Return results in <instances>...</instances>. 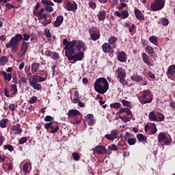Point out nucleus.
<instances>
[{"instance_id":"13d9d810","label":"nucleus","mask_w":175,"mask_h":175,"mask_svg":"<svg viewBox=\"0 0 175 175\" xmlns=\"http://www.w3.org/2000/svg\"><path fill=\"white\" fill-rule=\"evenodd\" d=\"M122 18H128V17H129V13H128V11H122Z\"/></svg>"},{"instance_id":"338daca9","label":"nucleus","mask_w":175,"mask_h":175,"mask_svg":"<svg viewBox=\"0 0 175 175\" xmlns=\"http://www.w3.org/2000/svg\"><path fill=\"white\" fill-rule=\"evenodd\" d=\"M36 100H38V97L33 96L30 98L29 102V103H35V102H36Z\"/></svg>"},{"instance_id":"7ed1b4c3","label":"nucleus","mask_w":175,"mask_h":175,"mask_svg":"<svg viewBox=\"0 0 175 175\" xmlns=\"http://www.w3.org/2000/svg\"><path fill=\"white\" fill-rule=\"evenodd\" d=\"M94 90L98 94H106L109 90V82L105 77L98 78L94 83Z\"/></svg>"},{"instance_id":"4c0bfd02","label":"nucleus","mask_w":175,"mask_h":175,"mask_svg":"<svg viewBox=\"0 0 175 175\" xmlns=\"http://www.w3.org/2000/svg\"><path fill=\"white\" fill-rule=\"evenodd\" d=\"M126 77V72L125 71H120L118 74L117 79H125Z\"/></svg>"},{"instance_id":"e2e57ef3","label":"nucleus","mask_w":175,"mask_h":175,"mask_svg":"<svg viewBox=\"0 0 175 175\" xmlns=\"http://www.w3.org/2000/svg\"><path fill=\"white\" fill-rule=\"evenodd\" d=\"M172 143V139L168 138L167 137L164 140V145L169 146Z\"/></svg>"},{"instance_id":"49530a36","label":"nucleus","mask_w":175,"mask_h":175,"mask_svg":"<svg viewBox=\"0 0 175 175\" xmlns=\"http://www.w3.org/2000/svg\"><path fill=\"white\" fill-rule=\"evenodd\" d=\"M88 5L90 8V9H92L93 10H95V9H96V3L92 1L88 2Z\"/></svg>"},{"instance_id":"1a4fd4ad","label":"nucleus","mask_w":175,"mask_h":175,"mask_svg":"<svg viewBox=\"0 0 175 175\" xmlns=\"http://www.w3.org/2000/svg\"><path fill=\"white\" fill-rule=\"evenodd\" d=\"M118 137V130L113 129L111 131V134L105 135V137L109 142H114L116 139Z\"/></svg>"},{"instance_id":"6e6552de","label":"nucleus","mask_w":175,"mask_h":175,"mask_svg":"<svg viewBox=\"0 0 175 175\" xmlns=\"http://www.w3.org/2000/svg\"><path fill=\"white\" fill-rule=\"evenodd\" d=\"M92 151L94 154H97L98 155H105V154H107V150L105 146L98 145L92 149Z\"/></svg>"},{"instance_id":"052dcab7","label":"nucleus","mask_w":175,"mask_h":175,"mask_svg":"<svg viewBox=\"0 0 175 175\" xmlns=\"http://www.w3.org/2000/svg\"><path fill=\"white\" fill-rule=\"evenodd\" d=\"M95 124V119H89L88 120V125H89V126H94Z\"/></svg>"},{"instance_id":"864d4df0","label":"nucleus","mask_w":175,"mask_h":175,"mask_svg":"<svg viewBox=\"0 0 175 175\" xmlns=\"http://www.w3.org/2000/svg\"><path fill=\"white\" fill-rule=\"evenodd\" d=\"M45 122H50V121H54V118L51 116H46L44 118Z\"/></svg>"},{"instance_id":"473e14b6","label":"nucleus","mask_w":175,"mask_h":175,"mask_svg":"<svg viewBox=\"0 0 175 175\" xmlns=\"http://www.w3.org/2000/svg\"><path fill=\"white\" fill-rule=\"evenodd\" d=\"M149 40L151 43L155 46H158V38L155 36H152L150 37Z\"/></svg>"},{"instance_id":"680f3d73","label":"nucleus","mask_w":175,"mask_h":175,"mask_svg":"<svg viewBox=\"0 0 175 175\" xmlns=\"http://www.w3.org/2000/svg\"><path fill=\"white\" fill-rule=\"evenodd\" d=\"M44 34L46 36V38H51V33L50 32V29H45Z\"/></svg>"},{"instance_id":"2f4dec72","label":"nucleus","mask_w":175,"mask_h":175,"mask_svg":"<svg viewBox=\"0 0 175 175\" xmlns=\"http://www.w3.org/2000/svg\"><path fill=\"white\" fill-rule=\"evenodd\" d=\"M145 51L147 53V54H149L150 57H152V54L154 53V48L150 46H146Z\"/></svg>"},{"instance_id":"79ce46f5","label":"nucleus","mask_w":175,"mask_h":175,"mask_svg":"<svg viewBox=\"0 0 175 175\" xmlns=\"http://www.w3.org/2000/svg\"><path fill=\"white\" fill-rule=\"evenodd\" d=\"M41 3L45 6H54V3L49 0H42Z\"/></svg>"},{"instance_id":"9b49d317","label":"nucleus","mask_w":175,"mask_h":175,"mask_svg":"<svg viewBox=\"0 0 175 175\" xmlns=\"http://www.w3.org/2000/svg\"><path fill=\"white\" fill-rule=\"evenodd\" d=\"M75 46L79 53L85 51V50H87V48L85 47V42L81 40H77Z\"/></svg>"},{"instance_id":"412c9836","label":"nucleus","mask_w":175,"mask_h":175,"mask_svg":"<svg viewBox=\"0 0 175 175\" xmlns=\"http://www.w3.org/2000/svg\"><path fill=\"white\" fill-rule=\"evenodd\" d=\"M142 61L144 62V64H146L148 66H152L151 62H150V59H148V55H147V53H142Z\"/></svg>"},{"instance_id":"f257e3e1","label":"nucleus","mask_w":175,"mask_h":175,"mask_svg":"<svg viewBox=\"0 0 175 175\" xmlns=\"http://www.w3.org/2000/svg\"><path fill=\"white\" fill-rule=\"evenodd\" d=\"M77 43V40H72L70 42L68 41V39L63 40V46H65L64 48L65 55L68 61H74V63L77 62V61H82L84 58V52L75 53L76 51L75 46Z\"/></svg>"},{"instance_id":"c9c22d12","label":"nucleus","mask_w":175,"mask_h":175,"mask_svg":"<svg viewBox=\"0 0 175 175\" xmlns=\"http://www.w3.org/2000/svg\"><path fill=\"white\" fill-rule=\"evenodd\" d=\"M29 167V163H25L23 166V172L25 174H29V171L28 170Z\"/></svg>"},{"instance_id":"603ef678","label":"nucleus","mask_w":175,"mask_h":175,"mask_svg":"<svg viewBox=\"0 0 175 175\" xmlns=\"http://www.w3.org/2000/svg\"><path fill=\"white\" fill-rule=\"evenodd\" d=\"M119 81H120V84H122V85H123V87H125V85H128V81H126V79H125V78L119 79Z\"/></svg>"},{"instance_id":"4468645a","label":"nucleus","mask_w":175,"mask_h":175,"mask_svg":"<svg viewBox=\"0 0 175 175\" xmlns=\"http://www.w3.org/2000/svg\"><path fill=\"white\" fill-rule=\"evenodd\" d=\"M66 10H68V12H75L77 10V3H72L70 1H68L66 3Z\"/></svg>"},{"instance_id":"cd10ccee","label":"nucleus","mask_w":175,"mask_h":175,"mask_svg":"<svg viewBox=\"0 0 175 175\" xmlns=\"http://www.w3.org/2000/svg\"><path fill=\"white\" fill-rule=\"evenodd\" d=\"M158 129H157V125L155 124V123H152L150 127V132L151 135H155Z\"/></svg>"},{"instance_id":"20e7f679","label":"nucleus","mask_w":175,"mask_h":175,"mask_svg":"<svg viewBox=\"0 0 175 175\" xmlns=\"http://www.w3.org/2000/svg\"><path fill=\"white\" fill-rule=\"evenodd\" d=\"M139 100L142 105L146 103H151L152 102V95H151V90H147L142 92V95L139 97Z\"/></svg>"},{"instance_id":"8fccbe9b","label":"nucleus","mask_w":175,"mask_h":175,"mask_svg":"<svg viewBox=\"0 0 175 175\" xmlns=\"http://www.w3.org/2000/svg\"><path fill=\"white\" fill-rule=\"evenodd\" d=\"M161 23L164 27L169 25V20L166 18H161Z\"/></svg>"},{"instance_id":"4d7b16f0","label":"nucleus","mask_w":175,"mask_h":175,"mask_svg":"<svg viewBox=\"0 0 175 175\" xmlns=\"http://www.w3.org/2000/svg\"><path fill=\"white\" fill-rule=\"evenodd\" d=\"M45 10L48 13H51V12H54V8H53L50 5H47V6L45 7Z\"/></svg>"},{"instance_id":"7c9ffc66","label":"nucleus","mask_w":175,"mask_h":175,"mask_svg":"<svg viewBox=\"0 0 175 175\" xmlns=\"http://www.w3.org/2000/svg\"><path fill=\"white\" fill-rule=\"evenodd\" d=\"M149 120L150 121H158V118L153 111L149 113Z\"/></svg>"},{"instance_id":"09e8293b","label":"nucleus","mask_w":175,"mask_h":175,"mask_svg":"<svg viewBox=\"0 0 175 175\" xmlns=\"http://www.w3.org/2000/svg\"><path fill=\"white\" fill-rule=\"evenodd\" d=\"M108 149L110 150V151H117V150H118V148H117V145L111 144L108 146Z\"/></svg>"},{"instance_id":"72a5a7b5","label":"nucleus","mask_w":175,"mask_h":175,"mask_svg":"<svg viewBox=\"0 0 175 175\" xmlns=\"http://www.w3.org/2000/svg\"><path fill=\"white\" fill-rule=\"evenodd\" d=\"M117 40H118V39H117L116 36H111L108 40V44L110 46H113V44H116V42H117Z\"/></svg>"},{"instance_id":"39448f33","label":"nucleus","mask_w":175,"mask_h":175,"mask_svg":"<svg viewBox=\"0 0 175 175\" xmlns=\"http://www.w3.org/2000/svg\"><path fill=\"white\" fill-rule=\"evenodd\" d=\"M89 33L90 35V39L96 42L100 38V30L96 27H92L89 29Z\"/></svg>"},{"instance_id":"c756f323","label":"nucleus","mask_w":175,"mask_h":175,"mask_svg":"<svg viewBox=\"0 0 175 175\" xmlns=\"http://www.w3.org/2000/svg\"><path fill=\"white\" fill-rule=\"evenodd\" d=\"M137 139L139 142H141V143H144V142H147V137H146L142 133H139L137 135Z\"/></svg>"},{"instance_id":"423d86ee","label":"nucleus","mask_w":175,"mask_h":175,"mask_svg":"<svg viewBox=\"0 0 175 175\" xmlns=\"http://www.w3.org/2000/svg\"><path fill=\"white\" fill-rule=\"evenodd\" d=\"M164 6L165 3L160 1L159 0H156L151 4L150 8L152 12H158V10H162Z\"/></svg>"},{"instance_id":"69168bd1","label":"nucleus","mask_w":175,"mask_h":175,"mask_svg":"<svg viewBox=\"0 0 175 175\" xmlns=\"http://www.w3.org/2000/svg\"><path fill=\"white\" fill-rule=\"evenodd\" d=\"M136 28V25L134 23H132L131 26L129 28L130 33H133V29Z\"/></svg>"},{"instance_id":"b1692460","label":"nucleus","mask_w":175,"mask_h":175,"mask_svg":"<svg viewBox=\"0 0 175 175\" xmlns=\"http://www.w3.org/2000/svg\"><path fill=\"white\" fill-rule=\"evenodd\" d=\"M97 18L99 21H105V20L106 19V11H100L97 14Z\"/></svg>"},{"instance_id":"c85d7f7f","label":"nucleus","mask_w":175,"mask_h":175,"mask_svg":"<svg viewBox=\"0 0 175 175\" xmlns=\"http://www.w3.org/2000/svg\"><path fill=\"white\" fill-rule=\"evenodd\" d=\"M167 137L166 136V133H160L158 135V140L159 143H162Z\"/></svg>"},{"instance_id":"f03ea898","label":"nucleus","mask_w":175,"mask_h":175,"mask_svg":"<svg viewBox=\"0 0 175 175\" xmlns=\"http://www.w3.org/2000/svg\"><path fill=\"white\" fill-rule=\"evenodd\" d=\"M21 40H29V35L28 34H23L17 33L15 36L12 37L10 42L5 44L6 49H12V51L17 53L18 51V44H20V42Z\"/></svg>"},{"instance_id":"a19ab883","label":"nucleus","mask_w":175,"mask_h":175,"mask_svg":"<svg viewBox=\"0 0 175 175\" xmlns=\"http://www.w3.org/2000/svg\"><path fill=\"white\" fill-rule=\"evenodd\" d=\"M157 121H159V122L165 121V115H163V113L157 112Z\"/></svg>"},{"instance_id":"393cba45","label":"nucleus","mask_w":175,"mask_h":175,"mask_svg":"<svg viewBox=\"0 0 175 175\" xmlns=\"http://www.w3.org/2000/svg\"><path fill=\"white\" fill-rule=\"evenodd\" d=\"M1 75L5 81H10L12 80V74H8L5 71H2Z\"/></svg>"},{"instance_id":"ddd939ff","label":"nucleus","mask_w":175,"mask_h":175,"mask_svg":"<svg viewBox=\"0 0 175 175\" xmlns=\"http://www.w3.org/2000/svg\"><path fill=\"white\" fill-rule=\"evenodd\" d=\"M12 132H14V135H21L23 133V129H21V124H16L11 127Z\"/></svg>"},{"instance_id":"bf43d9fd","label":"nucleus","mask_w":175,"mask_h":175,"mask_svg":"<svg viewBox=\"0 0 175 175\" xmlns=\"http://www.w3.org/2000/svg\"><path fill=\"white\" fill-rule=\"evenodd\" d=\"M18 83H20V85H21V84H23V85H25V83H27V78L22 77L18 81Z\"/></svg>"},{"instance_id":"5fc2aeb1","label":"nucleus","mask_w":175,"mask_h":175,"mask_svg":"<svg viewBox=\"0 0 175 175\" xmlns=\"http://www.w3.org/2000/svg\"><path fill=\"white\" fill-rule=\"evenodd\" d=\"M72 158L75 161H80V155L77 152L72 153Z\"/></svg>"},{"instance_id":"6ab92c4d","label":"nucleus","mask_w":175,"mask_h":175,"mask_svg":"<svg viewBox=\"0 0 175 175\" xmlns=\"http://www.w3.org/2000/svg\"><path fill=\"white\" fill-rule=\"evenodd\" d=\"M126 53L124 51H121L118 55V61H119V62H126Z\"/></svg>"},{"instance_id":"f8f14e48","label":"nucleus","mask_w":175,"mask_h":175,"mask_svg":"<svg viewBox=\"0 0 175 175\" xmlns=\"http://www.w3.org/2000/svg\"><path fill=\"white\" fill-rule=\"evenodd\" d=\"M29 46V45L28 44V42L25 41H23L22 42V45L19 51V54L21 57H24V55H25V53H27V50H28Z\"/></svg>"},{"instance_id":"de8ad7c7","label":"nucleus","mask_w":175,"mask_h":175,"mask_svg":"<svg viewBox=\"0 0 175 175\" xmlns=\"http://www.w3.org/2000/svg\"><path fill=\"white\" fill-rule=\"evenodd\" d=\"M119 118L123 121V122H129L131 121V119L128 118L126 116H119Z\"/></svg>"},{"instance_id":"3c124183","label":"nucleus","mask_w":175,"mask_h":175,"mask_svg":"<svg viewBox=\"0 0 175 175\" xmlns=\"http://www.w3.org/2000/svg\"><path fill=\"white\" fill-rule=\"evenodd\" d=\"M27 142H28V138H27V137H23L19 139L18 144H24V143H27Z\"/></svg>"},{"instance_id":"a878e982","label":"nucleus","mask_w":175,"mask_h":175,"mask_svg":"<svg viewBox=\"0 0 175 175\" xmlns=\"http://www.w3.org/2000/svg\"><path fill=\"white\" fill-rule=\"evenodd\" d=\"M50 129H51V131H50V133H53V134L57 133V132H58V131H59V126L57 125V126H55L53 124V122H51Z\"/></svg>"},{"instance_id":"2eb2a0df","label":"nucleus","mask_w":175,"mask_h":175,"mask_svg":"<svg viewBox=\"0 0 175 175\" xmlns=\"http://www.w3.org/2000/svg\"><path fill=\"white\" fill-rule=\"evenodd\" d=\"M67 114L70 118H75L77 116H80L81 113L77 109H71L68 111Z\"/></svg>"},{"instance_id":"bb28decb","label":"nucleus","mask_w":175,"mask_h":175,"mask_svg":"<svg viewBox=\"0 0 175 175\" xmlns=\"http://www.w3.org/2000/svg\"><path fill=\"white\" fill-rule=\"evenodd\" d=\"M10 92L12 95H14V96L17 95V92H18V90L17 89V85L16 84L11 85Z\"/></svg>"},{"instance_id":"58836bf2","label":"nucleus","mask_w":175,"mask_h":175,"mask_svg":"<svg viewBox=\"0 0 175 175\" xmlns=\"http://www.w3.org/2000/svg\"><path fill=\"white\" fill-rule=\"evenodd\" d=\"M136 142H137V139H136L135 137L129 138L127 139V143H128L129 146H135V144H136Z\"/></svg>"},{"instance_id":"f3484780","label":"nucleus","mask_w":175,"mask_h":175,"mask_svg":"<svg viewBox=\"0 0 175 175\" xmlns=\"http://www.w3.org/2000/svg\"><path fill=\"white\" fill-rule=\"evenodd\" d=\"M62 23H64V16H57L56 21L53 23V27H55V28H58V27H59Z\"/></svg>"},{"instance_id":"774afa93","label":"nucleus","mask_w":175,"mask_h":175,"mask_svg":"<svg viewBox=\"0 0 175 175\" xmlns=\"http://www.w3.org/2000/svg\"><path fill=\"white\" fill-rule=\"evenodd\" d=\"M16 107H17V105L14 104H11L9 105V109L11 110V111H14V110H16Z\"/></svg>"},{"instance_id":"c03bdc74","label":"nucleus","mask_w":175,"mask_h":175,"mask_svg":"<svg viewBox=\"0 0 175 175\" xmlns=\"http://www.w3.org/2000/svg\"><path fill=\"white\" fill-rule=\"evenodd\" d=\"M110 107H111L112 109H120L121 103H111Z\"/></svg>"},{"instance_id":"a18cd8bd","label":"nucleus","mask_w":175,"mask_h":175,"mask_svg":"<svg viewBox=\"0 0 175 175\" xmlns=\"http://www.w3.org/2000/svg\"><path fill=\"white\" fill-rule=\"evenodd\" d=\"M4 150H8V151H10L12 152V151H14V148H13V146L10 144H6L3 146Z\"/></svg>"},{"instance_id":"aec40b11","label":"nucleus","mask_w":175,"mask_h":175,"mask_svg":"<svg viewBox=\"0 0 175 175\" xmlns=\"http://www.w3.org/2000/svg\"><path fill=\"white\" fill-rule=\"evenodd\" d=\"M134 13L137 20H144V14L137 8H135Z\"/></svg>"},{"instance_id":"e433bc0d","label":"nucleus","mask_w":175,"mask_h":175,"mask_svg":"<svg viewBox=\"0 0 175 175\" xmlns=\"http://www.w3.org/2000/svg\"><path fill=\"white\" fill-rule=\"evenodd\" d=\"M25 72L27 77H31V76H32V72H31V66L28 65L25 66Z\"/></svg>"},{"instance_id":"6e6d98bb","label":"nucleus","mask_w":175,"mask_h":175,"mask_svg":"<svg viewBox=\"0 0 175 175\" xmlns=\"http://www.w3.org/2000/svg\"><path fill=\"white\" fill-rule=\"evenodd\" d=\"M122 103L123 106H126V107H131V102L126 100H122Z\"/></svg>"},{"instance_id":"5701e85b","label":"nucleus","mask_w":175,"mask_h":175,"mask_svg":"<svg viewBox=\"0 0 175 175\" xmlns=\"http://www.w3.org/2000/svg\"><path fill=\"white\" fill-rule=\"evenodd\" d=\"M131 79L133 81H135V83H140V81H143V77L137 74L132 75Z\"/></svg>"},{"instance_id":"ea45409f","label":"nucleus","mask_w":175,"mask_h":175,"mask_svg":"<svg viewBox=\"0 0 175 175\" xmlns=\"http://www.w3.org/2000/svg\"><path fill=\"white\" fill-rule=\"evenodd\" d=\"M9 59L6 56H2L1 57H0V64L2 66L6 65Z\"/></svg>"},{"instance_id":"9d476101","label":"nucleus","mask_w":175,"mask_h":175,"mask_svg":"<svg viewBox=\"0 0 175 175\" xmlns=\"http://www.w3.org/2000/svg\"><path fill=\"white\" fill-rule=\"evenodd\" d=\"M45 55L49 57L50 58L53 59V61H58V59L61 58V56H59V53L55 51H51L49 50L45 51Z\"/></svg>"},{"instance_id":"dca6fc26","label":"nucleus","mask_w":175,"mask_h":175,"mask_svg":"<svg viewBox=\"0 0 175 175\" xmlns=\"http://www.w3.org/2000/svg\"><path fill=\"white\" fill-rule=\"evenodd\" d=\"M29 81L30 83V86L32 87L33 90H36V91H40V90H42V85L40 83L31 81V79H29Z\"/></svg>"},{"instance_id":"37998d69","label":"nucleus","mask_w":175,"mask_h":175,"mask_svg":"<svg viewBox=\"0 0 175 175\" xmlns=\"http://www.w3.org/2000/svg\"><path fill=\"white\" fill-rule=\"evenodd\" d=\"M8 122H9V120L8 119H2L0 121V126H1V128H6V124H8Z\"/></svg>"},{"instance_id":"0eeeda50","label":"nucleus","mask_w":175,"mask_h":175,"mask_svg":"<svg viewBox=\"0 0 175 175\" xmlns=\"http://www.w3.org/2000/svg\"><path fill=\"white\" fill-rule=\"evenodd\" d=\"M45 77H42L39 75H33L29 79H31V81H34L35 83H43V81H47V76H49V73L47 71H44Z\"/></svg>"},{"instance_id":"0e129e2a","label":"nucleus","mask_w":175,"mask_h":175,"mask_svg":"<svg viewBox=\"0 0 175 175\" xmlns=\"http://www.w3.org/2000/svg\"><path fill=\"white\" fill-rule=\"evenodd\" d=\"M6 166H8V168L6 170V172H10V170H13V163H5Z\"/></svg>"},{"instance_id":"f704fd0d","label":"nucleus","mask_w":175,"mask_h":175,"mask_svg":"<svg viewBox=\"0 0 175 175\" xmlns=\"http://www.w3.org/2000/svg\"><path fill=\"white\" fill-rule=\"evenodd\" d=\"M40 64L38 63H33L31 65V72L34 73L35 72H38V69H39Z\"/></svg>"},{"instance_id":"4be33fe9","label":"nucleus","mask_w":175,"mask_h":175,"mask_svg":"<svg viewBox=\"0 0 175 175\" xmlns=\"http://www.w3.org/2000/svg\"><path fill=\"white\" fill-rule=\"evenodd\" d=\"M167 75L171 76L173 79H175V65H171L167 68Z\"/></svg>"},{"instance_id":"a211bd4d","label":"nucleus","mask_w":175,"mask_h":175,"mask_svg":"<svg viewBox=\"0 0 175 175\" xmlns=\"http://www.w3.org/2000/svg\"><path fill=\"white\" fill-rule=\"evenodd\" d=\"M111 49H112L111 45H110V44L107 42H105L102 45V50L103 53H105V54H108V53H110V51H111Z\"/></svg>"}]
</instances>
